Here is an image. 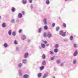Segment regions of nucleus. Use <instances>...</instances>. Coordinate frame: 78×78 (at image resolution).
<instances>
[{
	"label": "nucleus",
	"mask_w": 78,
	"mask_h": 78,
	"mask_svg": "<svg viewBox=\"0 0 78 78\" xmlns=\"http://www.w3.org/2000/svg\"><path fill=\"white\" fill-rule=\"evenodd\" d=\"M47 36L48 37H51V33L48 32L47 34Z\"/></svg>",
	"instance_id": "1"
},
{
	"label": "nucleus",
	"mask_w": 78,
	"mask_h": 78,
	"mask_svg": "<svg viewBox=\"0 0 78 78\" xmlns=\"http://www.w3.org/2000/svg\"><path fill=\"white\" fill-rule=\"evenodd\" d=\"M21 39L23 40L26 39V37L25 36V35H23L22 36Z\"/></svg>",
	"instance_id": "2"
},
{
	"label": "nucleus",
	"mask_w": 78,
	"mask_h": 78,
	"mask_svg": "<svg viewBox=\"0 0 78 78\" xmlns=\"http://www.w3.org/2000/svg\"><path fill=\"white\" fill-rule=\"evenodd\" d=\"M28 53L27 52L25 53L24 55V58H27L28 57Z\"/></svg>",
	"instance_id": "3"
},
{
	"label": "nucleus",
	"mask_w": 78,
	"mask_h": 78,
	"mask_svg": "<svg viewBox=\"0 0 78 78\" xmlns=\"http://www.w3.org/2000/svg\"><path fill=\"white\" fill-rule=\"evenodd\" d=\"M18 16L19 18H21L22 17V14L21 13H19L18 14Z\"/></svg>",
	"instance_id": "4"
},
{
	"label": "nucleus",
	"mask_w": 78,
	"mask_h": 78,
	"mask_svg": "<svg viewBox=\"0 0 78 78\" xmlns=\"http://www.w3.org/2000/svg\"><path fill=\"white\" fill-rule=\"evenodd\" d=\"M78 55V51H76L74 52V53L73 54V56H76V55Z\"/></svg>",
	"instance_id": "5"
},
{
	"label": "nucleus",
	"mask_w": 78,
	"mask_h": 78,
	"mask_svg": "<svg viewBox=\"0 0 78 78\" xmlns=\"http://www.w3.org/2000/svg\"><path fill=\"white\" fill-rule=\"evenodd\" d=\"M41 46L42 47V48H45V44L42 43L41 44Z\"/></svg>",
	"instance_id": "6"
},
{
	"label": "nucleus",
	"mask_w": 78,
	"mask_h": 78,
	"mask_svg": "<svg viewBox=\"0 0 78 78\" xmlns=\"http://www.w3.org/2000/svg\"><path fill=\"white\" fill-rule=\"evenodd\" d=\"M4 47L5 48H6L8 47V44L6 43H5L4 44Z\"/></svg>",
	"instance_id": "7"
},
{
	"label": "nucleus",
	"mask_w": 78,
	"mask_h": 78,
	"mask_svg": "<svg viewBox=\"0 0 78 78\" xmlns=\"http://www.w3.org/2000/svg\"><path fill=\"white\" fill-rule=\"evenodd\" d=\"M29 76L27 74H25L23 76V78H28Z\"/></svg>",
	"instance_id": "8"
},
{
	"label": "nucleus",
	"mask_w": 78,
	"mask_h": 78,
	"mask_svg": "<svg viewBox=\"0 0 78 78\" xmlns=\"http://www.w3.org/2000/svg\"><path fill=\"white\" fill-rule=\"evenodd\" d=\"M66 32H63V33L62 34V36L63 37H64L66 36Z\"/></svg>",
	"instance_id": "9"
},
{
	"label": "nucleus",
	"mask_w": 78,
	"mask_h": 78,
	"mask_svg": "<svg viewBox=\"0 0 78 78\" xmlns=\"http://www.w3.org/2000/svg\"><path fill=\"white\" fill-rule=\"evenodd\" d=\"M12 31H11V30H9V32H8V34H9V35H11V33H12Z\"/></svg>",
	"instance_id": "10"
},
{
	"label": "nucleus",
	"mask_w": 78,
	"mask_h": 78,
	"mask_svg": "<svg viewBox=\"0 0 78 78\" xmlns=\"http://www.w3.org/2000/svg\"><path fill=\"white\" fill-rule=\"evenodd\" d=\"M42 58L43 59H45L46 58L45 55L44 54H43L42 55Z\"/></svg>",
	"instance_id": "11"
},
{
	"label": "nucleus",
	"mask_w": 78,
	"mask_h": 78,
	"mask_svg": "<svg viewBox=\"0 0 78 78\" xmlns=\"http://www.w3.org/2000/svg\"><path fill=\"white\" fill-rule=\"evenodd\" d=\"M38 77L40 78L41 76H42V73H39L38 74Z\"/></svg>",
	"instance_id": "12"
},
{
	"label": "nucleus",
	"mask_w": 78,
	"mask_h": 78,
	"mask_svg": "<svg viewBox=\"0 0 78 78\" xmlns=\"http://www.w3.org/2000/svg\"><path fill=\"white\" fill-rule=\"evenodd\" d=\"M44 30H48V26L47 25H45L44 27Z\"/></svg>",
	"instance_id": "13"
},
{
	"label": "nucleus",
	"mask_w": 78,
	"mask_h": 78,
	"mask_svg": "<svg viewBox=\"0 0 78 78\" xmlns=\"http://www.w3.org/2000/svg\"><path fill=\"white\" fill-rule=\"evenodd\" d=\"M40 69L41 70H42L44 69V66H42L40 68Z\"/></svg>",
	"instance_id": "14"
},
{
	"label": "nucleus",
	"mask_w": 78,
	"mask_h": 78,
	"mask_svg": "<svg viewBox=\"0 0 78 78\" xmlns=\"http://www.w3.org/2000/svg\"><path fill=\"white\" fill-rule=\"evenodd\" d=\"M46 64V62L45 61H43L42 63V66H45Z\"/></svg>",
	"instance_id": "15"
},
{
	"label": "nucleus",
	"mask_w": 78,
	"mask_h": 78,
	"mask_svg": "<svg viewBox=\"0 0 78 78\" xmlns=\"http://www.w3.org/2000/svg\"><path fill=\"white\" fill-rule=\"evenodd\" d=\"M23 62L24 64H26V62H27V61L26 59H24L23 60Z\"/></svg>",
	"instance_id": "16"
},
{
	"label": "nucleus",
	"mask_w": 78,
	"mask_h": 78,
	"mask_svg": "<svg viewBox=\"0 0 78 78\" xmlns=\"http://www.w3.org/2000/svg\"><path fill=\"white\" fill-rule=\"evenodd\" d=\"M5 26H6V24L5 23H3L2 25V27L4 28V27H5Z\"/></svg>",
	"instance_id": "17"
},
{
	"label": "nucleus",
	"mask_w": 78,
	"mask_h": 78,
	"mask_svg": "<svg viewBox=\"0 0 78 78\" xmlns=\"http://www.w3.org/2000/svg\"><path fill=\"white\" fill-rule=\"evenodd\" d=\"M54 51L55 53H57L58 51V48H55L54 49Z\"/></svg>",
	"instance_id": "18"
},
{
	"label": "nucleus",
	"mask_w": 78,
	"mask_h": 78,
	"mask_svg": "<svg viewBox=\"0 0 78 78\" xmlns=\"http://www.w3.org/2000/svg\"><path fill=\"white\" fill-rule=\"evenodd\" d=\"M63 31L62 30L60 31H59V34H60V35H62V33H63Z\"/></svg>",
	"instance_id": "19"
},
{
	"label": "nucleus",
	"mask_w": 78,
	"mask_h": 78,
	"mask_svg": "<svg viewBox=\"0 0 78 78\" xmlns=\"http://www.w3.org/2000/svg\"><path fill=\"white\" fill-rule=\"evenodd\" d=\"M73 36L72 35L70 37V40H71V41H72L73 40Z\"/></svg>",
	"instance_id": "20"
},
{
	"label": "nucleus",
	"mask_w": 78,
	"mask_h": 78,
	"mask_svg": "<svg viewBox=\"0 0 78 78\" xmlns=\"http://www.w3.org/2000/svg\"><path fill=\"white\" fill-rule=\"evenodd\" d=\"M23 4L25 5L27 3V1L25 0V1L24 0H23Z\"/></svg>",
	"instance_id": "21"
},
{
	"label": "nucleus",
	"mask_w": 78,
	"mask_h": 78,
	"mask_svg": "<svg viewBox=\"0 0 78 78\" xmlns=\"http://www.w3.org/2000/svg\"><path fill=\"white\" fill-rule=\"evenodd\" d=\"M42 30V28H40L38 30L39 33H41V31Z\"/></svg>",
	"instance_id": "22"
},
{
	"label": "nucleus",
	"mask_w": 78,
	"mask_h": 78,
	"mask_svg": "<svg viewBox=\"0 0 78 78\" xmlns=\"http://www.w3.org/2000/svg\"><path fill=\"white\" fill-rule=\"evenodd\" d=\"M12 12H14L15 11V8L12 7Z\"/></svg>",
	"instance_id": "23"
},
{
	"label": "nucleus",
	"mask_w": 78,
	"mask_h": 78,
	"mask_svg": "<svg viewBox=\"0 0 78 78\" xmlns=\"http://www.w3.org/2000/svg\"><path fill=\"white\" fill-rule=\"evenodd\" d=\"M16 32H13L12 33V35L13 36H16Z\"/></svg>",
	"instance_id": "24"
},
{
	"label": "nucleus",
	"mask_w": 78,
	"mask_h": 78,
	"mask_svg": "<svg viewBox=\"0 0 78 78\" xmlns=\"http://www.w3.org/2000/svg\"><path fill=\"white\" fill-rule=\"evenodd\" d=\"M47 74H45L43 76V78H45L46 77H47Z\"/></svg>",
	"instance_id": "25"
},
{
	"label": "nucleus",
	"mask_w": 78,
	"mask_h": 78,
	"mask_svg": "<svg viewBox=\"0 0 78 78\" xmlns=\"http://www.w3.org/2000/svg\"><path fill=\"white\" fill-rule=\"evenodd\" d=\"M46 3L47 4V5H48V4H50V1L48 0H47L46 1Z\"/></svg>",
	"instance_id": "26"
},
{
	"label": "nucleus",
	"mask_w": 78,
	"mask_h": 78,
	"mask_svg": "<svg viewBox=\"0 0 78 78\" xmlns=\"http://www.w3.org/2000/svg\"><path fill=\"white\" fill-rule=\"evenodd\" d=\"M63 27H65V28H66V23H63Z\"/></svg>",
	"instance_id": "27"
},
{
	"label": "nucleus",
	"mask_w": 78,
	"mask_h": 78,
	"mask_svg": "<svg viewBox=\"0 0 78 78\" xmlns=\"http://www.w3.org/2000/svg\"><path fill=\"white\" fill-rule=\"evenodd\" d=\"M57 63H58V64H60L61 62H60V60H57Z\"/></svg>",
	"instance_id": "28"
},
{
	"label": "nucleus",
	"mask_w": 78,
	"mask_h": 78,
	"mask_svg": "<svg viewBox=\"0 0 78 78\" xmlns=\"http://www.w3.org/2000/svg\"><path fill=\"white\" fill-rule=\"evenodd\" d=\"M59 47V46L58 45V44H56L55 46V48H58V47Z\"/></svg>",
	"instance_id": "29"
},
{
	"label": "nucleus",
	"mask_w": 78,
	"mask_h": 78,
	"mask_svg": "<svg viewBox=\"0 0 78 78\" xmlns=\"http://www.w3.org/2000/svg\"><path fill=\"white\" fill-rule=\"evenodd\" d=\"M22 66V64L21 63H20L18 65L19 67H20Z\"/></svg>",
	"instance_id": "30"
},
{
	"label": "nucleus",
	"mask_w": 78,
	"mask_h": 78,
	"mask_svg": "<svg viewBox=\"0 0 78 78\" xmlns=\"http://www.w3.org/2000/svg\"><path fill=\"white\" fill-rule=\"evenodd\" d=\"M50 54L51 55H53V52L51 51H50Z\"/></svg>",
	"instance_id": "31"
},
{
	"label": "nucleus",
	"mask_w": 78,
	"mask_h": 78,
	"mask_svg": "<svg viewBox=\"0 0 78 78\" xmlns=\"http://www.w3.org/2000/svg\"><path fill=\"white\" fill-rule=\"evenodd\" d=\"M14 44H17V41H16V40H15L14 41Z\"/></svg>",
	"instance_id": "32"
},
{
	"label": "nucleus",
	"mask_w": 78,
	"mask_h": 78,
	"mask_svg": "<svg viewBox=\"0 0 78 78\" xmlns=\"http://www.w3.org/2000/svg\"><path fill=\"white\" fill-rule=\"evenodd\" d=\"M21 70H19V72L20 75H22V74L21 73Z\"/></svg>",
	"instance_id": "33"
},
{
	"label": "nucleus",
	"mask_w": 78,
	"mask_h": 78,
	"mask_svg": "<svg viewBox=\"0 0 78 78\" xmlns=\"http://www.w3.org/2000/svg\"><path fill=\"white\" fill-rule=\"evenodd\" d=\"M55 23H53L52 24V27H55Z\"/></svg>",
	"instance_id": "34"
},
{
	"label": "nucleus",
	"mask_w": 78,
	"mask_h": 78,
	"mask_svg": "<svg viewBox=\"0 0 78 78\" xmlns=\"http://www.w3.org/2000/svg\"><path fill=\"white\" fill-rule=\"evenodd\" d=\"M74 46L75 48H76L77 47V45L76 44H74Z\"/></svg>",
	"instance_id": "35"
},
{
	"label": "nucleus",
	"mask_w": 78,
	"mask_h": 78,
	"mask_svg": "<svg viewBox=\"0 0 78 78\" xmlns=\"http://www.w3.org/2000/svg\"><path fill=\"white\" fill-rule=\"evenodd\" d=\"M44 37H46L47 36V34L46 35V33H44Z\"/></svg>",
	"instance_id": "36"
},
{
	"label": "nucleus",
	"mask_w": 78,
	"mask_h": 78,
	"mask_svg": "<svg viewBox=\"0 0 78 78\" xmlns=\"http://www.w3.org/2000/svg\"><path fill=\"white\" fill-rule=\"evenodd\" d=\"M59 30V27H57L56 28V30L58 31V30Z\"/></svg>",
	"instance_id": "37"
},
{
	"label": "nucleus",
	"mask_w": 78,
	"mask_h": 78,
	"mask_svg": "<svg viewBox=\"0 0 78 78\" xmlns=\"http://www.w3.org/2000/svg\"><path fill=\"white\" fill-rule=\"evenodd\" d=\"M76 61L75 60H74L73 62V63L74 64H75V63H76Z\"/></svg>",
	"instance_id": "38"
},
{
	"label": "nucleus",
	"mask_w": 78,
	"mask_h": 78,
	"mask_svg": "<svg viewBox=\"0 0 78 78\" xmlns=\"http://www.w3.org/2000/svg\"><path fill=\"white\" fill-rule=\"evenodd\" d=\"M44 22H46L47 21V19H46V18H45L44 19V20H43Z\"/></svg>",
	"instance_id": "39"
},
{
	"label": "nucleus",
	"mask_w": 78,
	"mask_h": 78,
	"mask_svg": "<svg viewBox=\"0 0 78 78\" xmlns=\"http://www.w3.org/2000/svg\"><path fill=\"white\" fill-rule=\"evenodd\" d=\"M22 31V30L20 29L19 30V33H20Z\"/></svg>",
	"instance_id": "40"
},
{
	"label": "nucleus",
	"mask_w": 78,
	"mask_h": 78,
	"mask_svg": "<svg viewBox=\"0 0 78 78\" xmlns=\"http://www.w3.org/2000/svg\"><path fill=\"white\" fill-rule=\"evenodd\" d=\"M15 21V20L13 19L12 21V22L13 23H14Z\"/></svg>",
	"instance_id": "41"
},
{
	"label": "nucleus",
	"mask_w": 78,
	"mask_h": 78,
	"mask_svg": "<svg viewBox=\"0 0 78 78\" xmlns=\"http://www.w3.org/2000/svg\"><path fill=\"white\" fill-rule=\"evenodd\" d=\"M51 60H53L54 59V57H52L51 58Z\"/></svg>",
	"instance_id": "42"
},
{
	"label": "nucleus",
	"mask_w": 78,
	"mask_h": 78,
	"mask_svg": "<svg viewBox=\"0 0 78 78\" xmlns=\"http://www.w3.org/2000/svg\"><path fill=\"white\" fill-rule=\"evenodd\" d=\"M22 13L23 15L25 14V12L24 11H22Z\"/></svg>",
	"instance_id": "43"
},
{
	"label": "nucleus",
	"mask_w": 78,
	"mask_h": 78,
	"mask_svg": "<svg viewBox=\"0 0 78 78\" xmlns=\"http://www.w3.org/2000/svg\"><path fill=\"white\" fill-rule=\"evenodd\" d=\"M30 8H31V9H33V5L31 4L30 5Z\"/></svg>",
	"instance_id": "44"
},
{
	"label": "nucleus",
	"mask_w": 78,
	"mask_h": 78,
	"mask_svg": "<svg viewBox=\"0 0 78 78\" xmlns=\"http://www.w3.org/2000/svg\"><path fill=\"white\" fill-rule=\"evenodd\" d=\"M44 44H47V41H44Z\"/></svg>",
	"instance_id": "45"
},
{
	"label": "nucleus",
	"mask_w": 78,
	"mask_h": 78,
	"mask_svg": "<svg viewBox=\"0 0 78 78\" xmlns=\"http://www.w3.org/2000/svg\"><path fill=\"white\" fill-rule=\"evenodd\" d=\"M44 23V25H47V21L45 22Z\"/></svg>",
	"instance_id": "46"
},
{
	"label": "nucleus",
	"mask_w": 78,
	"mask_h": 78,
	"mask_svg": "<svg viewBox=\"0 0 78 78\" xmlns=\"http://www.w3.org/2000/svg\"><path fill=\"white\" fill-rule=\"evenodd\" d=\"M30 3H32V0H29Z\"/></svg>",
	"instance_id": "47"
},
{
	"label": "nucleus",
	"mask_w": 78,
	"mask_h": 78,
	"mask_svg": "<svg viewBox=\"0 0 78 78\" xmlns=\"http://www.w3.org/2000/svg\"><path fill=\"white\" fill-rule=\"evenodd\" d=\"M49 45V44H46V46L47 47H48V46Z\"/></svg>",
	"instance_id": "48"
},
{
	"label": "nucleus",
	"mask_w": 78,
	"mask_h": 78,
	"mask_svg": "<svg viewBox=\"0 0 78 78\" xmlns=\"http://www.w3.org/2000/svg\"><path fill=\"white\" fill-rule=\"evenodd\" d=\"M63 65H64V64H63V63H62V64H61V66H63Z\"/></svg>",
	"instance_id": "49"
},
{
	"label": "nucleus",
	"mask_w": 78,
	"mask_h": 78,
	"mask_svg": "<svg viewBox=\"0 0 78 78\" xmlns=\"http://www.w3.org/2000/svg\"><path fill=\"white\" fill-rule=\"evenodd\" d=\"M47 73L48 74V73Z\"/></svg>",
	"instance_id": "50"
},
{
	"label": "nucleus",
	"mask_w": 78,
	"mask_h": 78,
	"mask_svg": "<svg viewBox=\"0 0 78 78\" xmlns=\"http://www.w3.org/2000/svg\"><path fill=\"white\" fill-rule=\"evenodd\" d=\"M16 49L17 50V49H18V48H17Z\"/></svg>",
	"instance_id": "51"
},
{
	"label": "nucleus",
	"mask_w": 78,
	"mask_h": 78,
	"mask_svg": "<svg viewBox=\"0 0 78 78\" xmlns=\"http://www.w3.org/2000/svg\"><path fill=\"white\" fill-rule=\"evenodd\" d=\"M65 0V1H67V0Z\"/></svg>",
	"instance_id": "52"
},
{
	"label": "nucleus",
	"mask_w": 78,
	"mask_h": 78,
	"mask_svg": "<svg viewBox=\"0 0 78 78\" xmlns=\"http://www.w3.org/2000/svg\"><path fill=\"white\" fill-rule=\"evenodd\" d=\"M25 0V1H27V0Z\"/></svg>",
	"instance_id": "53"
}]
</instances>
